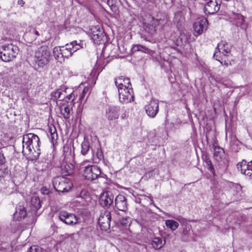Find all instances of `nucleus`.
Listing matches in <instances>:
<instances>
[{
  "label": "nucleus",
  "instance_id": "35",
  "mask_svg": "<svg viewBox=\"0 0 252 252\" xmlns=\"http://www.w3.org/2000/svg\"><path fill=\"white\" fill-rule=\"evenodd\" d=\"M40 140L39 137L36 134H34L33 135V141L32 144V146L34 147L35 149L39 148Z\"/></svg>",
  "mask_w": 252,
  "mask_h": 252
},
{
  "label": "nucleus",
  "instance_id": "37",
  "mask_svg": "<svg viewBox=\"0 0 252 252\" xmlns=\"http://www.w3.org/2000/svg\"><path fill=\"white\" fill-rule=\"evenodd\" d=\"M61 47H55L54 49H53V54H54V56L55 57V58H56V59L57 60H60V59L62 58V53H61V51H56V49L57 48H61Z\"/></svg>",
  "mask_w": 252,
  "mask_h": 252
},
{
  "label": "nucleus",
  "instance_id": "49",
  "mask_svg": "<svg viewBox=\"0 0 252 252\" xmlns=\"http://www.w3.org/2000/svg\"><path fill=\"white\" fill-rule=\"evenodd\" d=\"M215 80H216V81H219V80H218V78H216L215 79Z\"/></svg>",
  "mask_w": 252,
  "mask_h": 252
},
{
  "label": "nucleus",
  "instance_id": "33",
  "mask_svg": "<svg viewBox=\"0 0 252 252\" xmlns=\"http://www.w3.org/2000/svg\"><path fill=\"white\" fill-rule=\"evenodd\" d=\"M90 145L87 141L83 142L81 144V153L83 155H85L89 151Z\"/></svg>",
  "mask_w": 252,
  "mask_h": 252
},
{
  "label": "nucleus",
  "instance_id": "42",
  "mask_svg": "<svg viewBox=\"0 0 252 252\" xmlns=\"http://www.w3.org/2000/svg\"><path fill=\"white\" fill-rule=\"evenodd\" d=\"M5 165V159L1 152V151L0 150V165Z\"/></svg>",
  "mask_w": 252,
  "mask_h": 252
},
{
  "label": "nucleus",
  "instance_id": "45",
  "mask_svg": "<svg viewBox=\"0 0 252 252\" xmlns=\"http://www.w3.org/2000/svg\"><path fill=\"white\" fill-rule=\"evenodd\" d=\"M51 138L52 140H55L57 138V133L55 132H54L53 133H52L51 132Z\"/></svg>",
  "mask_w": 252,
  "mask_h": 252
},
{
  "label": "nucleus",
  "instance_id": "6",
  "mask_svg": "<svg viewBox=\"0 0 252 252\" xmlns=\"http://www.w3.org/2000/svg\"><path fill=\"white\" fill-rule=\"evenodd\" d=\"M59 219L65 224L73 225L78 223V218L73 214L66 211H61L58 214Z\"/></svg>",
  "mask_w": 252,
  "mask_h": 252
},
{
  "label": "nucleus",
  "instance_id": "41",
  "mask_svg": "<svg viewBox=\"0 0 252 252\" xmlns=\"http://www.w3.org/2000/svg\"><path fill=\"white\" fill-rule=\"evenodd\" d=\"M73 234H64L63 235H62L60 236V238L61 240H64L66 239H68L69 238H70L71 239L72 238Z\"/></svg>",
  "mask_w": 252,
  "mask_h": 252
},
{
  "label": "nucleus",
  "instance_id": "23",
  "mask_svg": "<svg viewBox=\"0 0 252 252\" xmlns=\"http://www.w3.org/2000/svg\"><path fill=\"white\" fill-rule=\"evenodd\" d=\"M62 174L63 176L71 175L74 171V165L71 163H65L61 166Z\"/></svg>",
  "mask_w": 252,
  "mask_h": 252
},
{
  "label": "nucleus",
  "instance_id": "43",
  "mask_svg": "<svg viewBox=\"0 0 252 252\" xmlns=\"http://www.w3.org/2000/svg\"><path fill=\"white\" fill-rule=\"evenodd\" d=\"M130 222V218L129 217L126 218L125 219L123 218V219L121 220V223L123 225H127Z\"/></svg>",
  "mask_w": 252,
  "mask_h": 252
},
{
  "label": "nucleus",
  "instance_id": "7",
  "mask_svg": "<svg viewBox=\"0 0 252 252\" xmlns=\"http://www.w3.org/2000/svg\"><path fill=\"white\" fill-rule=\"evenodd\" d=\"M100 168L95 165L87 166L85 167L84 176L85 178L89 180H94L100 175Z\"/></svg>",
  "mask_w": 252,
  "mask_h": 252
},
{
  "label": "nucleus",
  "instance_id": "28",
  "mask_svg": "<svg viewBox=\"0 0 252 252\" xmlns=\"http://www.w3.org/2000/svg\"><path fill=\"white\" fill-rule=\"evenodd\" d=\"M103 159V154L101 149L97 148L95 157L93 156L92 160L94 162L98 163L101 159Z\"/></svg>",
  "mask_w": 252,
  "mask_h": 252
},
{
  "label": "nucleus",
  "instance_id": "38",
  "mask_svg": "<svg viewBox=\"0 0 252 252\" xmlns=\"http://www.w3.org/2000/svg\"><path fill=\"white\" fill-rule=\"evenodd\" d=\"M39 35V33L38 32L33 30L32 31H30V32L27 33L25 34V37H27V36H32L34 39H36L37 36Z\"/></svg>",
  "mask_w": 252,
  "mask_h": 252
},
{
  "label": "nucleus",
  "instance_id": "44",
  "mask_svg": "<svg viewBox=\"0 0 252 252\" xmlns=\"http://www.w3.org/2000/svg\"><path fill=\"white\" fill-rule=\"evenodd\" d=\"M74 95L73 94H70L66 96V97L68 100H72V101L74 99Z\"/></svg>",
  "mask_w": 252,
  "mask_h": 252
},
{
  "label": "nucleus",
  "instance_id": "18",
  "mask_svg": "<svg viewBox=\"0 0 252 252\" xmlns=\"http://www.w3.org/2000/svg\"><path fill=\"white\" fill-rule=\"evenodd\" d=\"M115 207L120 211H125L127 208L126 198L122 194L118 195L115 199Z\"/></svg>",
  "mask_w": 252,
  "mask_h": 252
},
{
  "label": "nucleus",
  "instance_id": "8",
  "mask_svg": "<svg viewBox=\"0 0 252 252\" xmlns=\"http://www.w3.org/2000/svg\"><path fill=\"white\" fill-rule=\"evenodd\" d=\"M104 32L99 25L92 26L90 28V36L95 43L100 44L103 40Z\"/></svg>",
  "mask_w": 252,
  "mask_h": 252
},
{
  "label": "nucleus",
  "instance_id": "4",
  "mask_svg": "<svg viewBox=\"0 0 252 252\" xmlns=\"http://www.w3.org/2000/svg\"><path fill=\"white\" fill-rule=\"evenodd\" d=\"M111 214L108 210H102L100 212L98 221L101 229L106 231L110 227Z\"/></svg>",
  "mask_w": 252,
  "mask_h": 252
},
{
  "label": "nucleus",
  "instance_id": "51",
  "mask_svg": "<svg viewBox=\"0 0 252 252\" xmlns=\"http://www.w3.org/2000/svg\"><path fill=\"white\" fill-rule=\"evenodd\" d=\"M108 5H109V2H110V0H108L107 1Z\"/></svg>",
  "mask_w": 252,
  "mask_h": 252
},
{
  "label": "nucleus",
  "instance_id": "22",
  "mask_svg": "<svg viewBox=\"0 0 252 252\" xmlns=\"http://www.w3.org/2000/svg\"><path fill=\"white\" fill-rule=\"evenodd\" d=\"M61 48H57L56 51H61L62 58H68L71 56L74 52L70 45L66 44L65 46L61 47Z\"/></svg>",
  "mask_w": 252,
  "mask_h": 252
},
{
  "label": "nucleus",
  "instance_id": "27",
  "mask_svg": "<svg viewBox=\"0 0 252 252\" xmlns=\"http://www.w3.org/2000/svg\"><path fill=\"white\" fill-rule=\"evenodd\" d=\"M166 226L174 231L179 226V223L178 222L172 220H168L165 221Z\"/></svg>",
  "mask_w": 252,
  "mask_h": 252
},
{
  "label": "nucleus",
  "instance_id": "48",
  "mask_svg": "<svg viewBox=\"0 0 252 252\" xmlns=\"http://www.w3.org/2000/svg\"><path fill=\"white\" fill-rule=\"evenodd\" d=\"M159 22L158 21V20H156V21L153 23L155 26L159 25Z\"/></svg>",
  "mask_w": 252,
  "mask_h": 252
},
{
  "label": "nucleus",
  "instance_id": "52",
  "mask_svg": "<svg viewBox=\"0 0 252 252\" xmlns=\"http://www.w3.org/2000/svg\"><path fill=\"white\" fill-rule=\"evenodd\" d=\"M44 193H45V194H48V192H43Z\"/></svg>",
  "mask_w": 252,
  "mask_h": 252
},
{
  "label": "nucleus",
  "instance_id": "16",
  "mask_svg": "<svg viewBox=\"0 0 252 252\" xmlns=\"http://www.w3.org/2000/svg\"><path fill=\"white\" fill-rule=\"evenodd\" d=\"M114 195L109 191L104 192L100 196V204L103 207H109L113 202Z\"/></svg>",
  "mask_w": 252,
  "mask_h": 252
},
{
  "label": "nucleus",
  "instance_id": "15",
  "mask_svg": "<svg viewBox=\"0 0 252 252\" xmlns=\"http://www.w3.org/2000/svg\"><path fill=\"white\" fill-rule=\"evenodd\" d=\"M33 133H29L24 135L23 137V152L31 151V148H33L32 144L33 141Z\"/></svg>",
  "mask_w": 252,
  "mask_h": 252
},
{
  "label": "nucleus",
  "instance_id": "47",
  "mask_svg": "<svg viewBox=\"0 0 252 252\" xmlns=\"http://www.w3.org/2000/svg\"><path fill=\"white\" fill-rule=\"evenodd\" d=\"M188 230H187V229H185L183 232V234L185 236H186L188 235Z\"/></svg>",
  "mask_w": 252,
  "mask_h": 252
},
{
  "label": "nucleus",
  "instance_id": "17",
  "mask_svg": "<svg viewBox=\"0 0 252 252\" xmlns=\"http://www.w3.org/2000/svg\"><path fill=\"white\" fill-rule=\"evenodd\" d=\"M217 50L219 51V52H221L222 54L224 56H227L228 53L230 52V47L228 45V44L223 41H221L220 43L218 44L217 47L216 48V51L214 54V58L216 59V60L218 61H220L219 59L217 58Z\"/></svg>",
  "mask_w": 252,
  "mask_h": 252
},
{
  "label": "nucleus",
  "instance_id": "10",
  "mask_svg": "<svg viewBox=\"0 0 252 252\" xmlns=\"http://www.w3.org/2000/svg\"><path fill=\"white\" fill-rule=\"evenodd\" d=\"M147 115L151 118H154L158 112V100L152 99L149 103L145 106Z\"/></svg>",
  "mask_w": 252,
  "mask_h": 252
},
{
  "label": "nucleus",
  "instance_id": "3",
  "mask_svg": "<svg viewBox=\"0 0 252 252\" xmlns=\"http://www.w3.org/2000/svg\"><path fill=\"white\" fill-rule=\"evenodd\" d=\"M53 186L57 191L65 192H68L71 189L72 184L69 179L58 176L54 179Z\"/></svg>",
  "mask_w": 252,
  "mask_h": 252
},
{
  "label": "nucleus",
  "instance_id": "24",
  "mask_svg": "<svg viewBox=\"0 0 252 252\" xmlns=\"http://www.w3.org/2000/svg\"><path fill=\"white\" fill-rule=\"evenodd\" d=\"M31 151H27L28 153L27 154L29 156V158L31 160H33L38 158L40 154V150L39 148L35 149V148H31Z\"/></svg>",
  "mask_w": 252,
  "mask_h": 252
},
{
  "label": "nucleus",
  "instance_id": "11",
  "mask_svg": "<svg viewBox=\"0 0 252 252\" xmlns=\"http://www.w3.org/2000/svg\"><path fill=\"white\" fill-rule=\"evenodd\" d=\"M208 21L204 17H199L197 19L194 24V31L198 34H201L204 31H206L208 27Z\"/></svg>",
  "mask_w": 252,
  "mask_h": 252
},
{
  "label": "nucleus",
  "instance_id": "21",
  "mask_svg": "<svg viewBox=\"0 0 252 252\" xmlns=\"http://www.w3.org/2000/svg\"><path fill=\"white\" fill-rule=\"evenodd\" d=\"M27 216V211L23 206H19L16 208V211L13 214V219L15 220L20 221Z\"/></svg>",
  "mask_w": 252,
  "mask_h": 252
},
{
  "label": "nucleus",
  "instance_id": "5",
  "mask_svg": "<svg viewBox=\"0 0 252 252\" xmlns=\"http://www.w3.org/2000/svg\"><path fill=\"white\" fill-rule=\"evenodd\" d=\"M118 92L119 100L121 103H127L133 100L134 95L131 85L129 87L120 89Z\"/></svg>",
  "mask_w": 252,
  "mask_h": 252
},
{
  "label": "nucleus",
  "instance_id": "14",
  "mask_svg": "<svg viewBox=\"0 0 252 252\" xmlns=\"http://www.w3.org/2000/svg\"><path fill=\"white\" fill-rule=\"evenodd\" d=\"M120 108L119 106L110 105L106 109L105 116L109 121H113L118 119Z\"/></svg>",
  "mask_w": 252,
  "mask_h": 252
},
{
  "label": "nucleus",
  "instance_id": "30",
  "mask_svg": "<svg viewBox=\"0 0 252 252\" xmlns=\"http://www.w3.org/2000/svg\"><path fill=\"white\" fill-rule=\"evenodd\" d=\"M188 41L187 38L185 35L181 34L176 40V45L177 46L182 47L184 46Z\"/></svg>",
  "mask_w": 252,
  "mask_h": 252
},
{
  "label": "nucleus",
  "instance_id": "2",
  "mask_svg": "<svg viewBox=\"0 0 252 252\" xmlns=\"http://www.w3.org/2000/svg\"><path fill=\"white\" fill-rule=\"evenodd\" d=\"M19 51L18 47L12 44H4L0 47V59L7 62L16 57Z\"/></svg>",
  "mask_w": 252,
  "mask_h": 252
},
{
  "label": "nucleus",
  "instance_id": "31",
  "mask_svg": "<svg viewBox=\"0 0 252 252\" xmlns=\"http://www.w3.org/2000/svg\"><path fill=\"white\" fill-rule=\"evenodd\" d=\"M31 205L33 206L35 209H39L41 207L39 199L36 197H32L31 199Z\"/></svg>",
  "mask_w": 252,
  "mask_h": 252
},
{
  "label": "nucleus",
  "instance_id": "9",
  "mask_svg": "<svg viewBox=\"0 0 252 252\" xmlns=\"http://www.w3.org/2000/svg\"><path fill=\"white\" fill-rule=\"evenodd\" d=\"M237 167L242 174L252 177V160L247 162L245 159H243L237 164Z\"/></svg>",
  "mask_w": 252,
  "mask_h": 252
},
{
  "label": "nucleus",
  "instance_id": "13",
  "mask_svg": "<svg viewBox=\"0 0 252 252\" xmlns=\"http://www.w3.org/2000/svg\"><path fill=\"white\" fill-rule=\"evenodd\" d=\"M213 157L220 165L225 164V153L223 149L219 146H214Z\"/></svg>",
  "mask_w": 252,
  "mask_h": 252
},
{
  "label": "nucleus",
  "instance_id": "32",
  "mask_svg": "<svg viewBox=\"0 0 252 252\" xmlns=\"http://www.w3.org/2000/svg\"><path fill=\"white\" fill-rule=\"evenodd\" d=\"M65 92H62L60 90H58L53 94V96L58 99H60V100H63L65 96Z\"/></svg>",
  "mask_w": 252,
  "mask_h": 252
},
{
  "label": "nucleus",
  "instance_id": "50",
  "mask_svg": "<svg viewBox=\"0 0 252 252\" xmlns=\"http://www.w3.org/2000/svg\"><path fill=\"white\" fill-rule=\"evenodd\" d=\"M182 219H183L182 218H181V219H177V220H178L179 221H181V220H182Z\"/></svg>",
  "mask_w": 252,
  "mask_h": 252
},
{
  "label": "nucleus",
  "instance_id": "19",
  "mask_svg": "<svg viewBox=\"0 0 252 252\" xmlns=\"http://www.w3.org/2000/svg\"><path fill=\"white\" fill-rule=\"evenodd\" d=\"M231 21L236 24L237 27H240L241 29L246 30L247 28V24L245 22L244 17L241 14H233L230 18Z\"/></svg>",
  "mask_w": 252,
  "mask_h": 252
},
{
  "label": "nucleus",
  "instance_id": "40",
  "mask_svg": "<svg viewBox=\"0 0 252 252\" xmlns=\"http://www.w3.org/2000/svg\"><path fill=\"white\" fill-rule=\"evenodd\" d=\"M89 91V88L88 87H86L84 88L83 91H82V94L80 96V100H82L83 99V98L85 97V96L86 95V94H87V93Z\"/></svg>",
  "mask_w": 252,
  "mask_h": 252
},
{
  "label": "nucleus",
  "instance_id": "36",
  "mask_svg": "<svg viewBox=\"0 0 252 252\" xmlns=\"http://www.w3.org/2000/svg\"><path fill=\"white\" fill-rule=\"evenodd\" d=\"M205 163L206 165L208 166V169L211 171V172L214 174H215V169L213 167V165L211 161L209 158H206L205 160Z\"/></svg>",
  "mask_w": 252,
  "mask_h": 252
},
{
  "label": "nucleus",
  "instance_id": "20",
  "mask_svg": "<svg viewBox=\"0 0 252 252\" xmlns=\"http://www.w3.org/2000/svg\"><path fill=\"white\" fill-rule=\"evenodd\" d=\"M115 83L118 90L123 89L126 87H129L131 85L128 78H124L123 76H120L115 79Z\"/></svg>",
  "mask_w": 252,
  "mask_h": 252
},
{
  "label": "nucleus",
  "instance_id": "12",
  "mask_svg": "<svg viewBox=\"0 0 252 252\" xmlns=\"http://www.w3.org/2000/svg\"><path fill=\"white\" fill-rule=\"evenodd\" d=\"M220 1L210 0L204 6V12L206 14H212L218 12L220 8Z\"/></svg>",
  "mask_w": 252,
  "mask_h": 252
},
{
  "label": "nucleus",
  "instance_id": "39",
  "mask_svg": "<svg viewBox=\"0 0 252 252\" xmlns=\"http://www.w3.org/2000/svg\"><path fill=\"white\" fill-rule=\"evenodd\" d=\"M28 252H42V249L37 246H32L30 247Z\"/></svg>",
  "mask_w": 252,
  "mask_h": 252
},
{
  "label": "nucleus",
  "instance_id": "53",
  "mask_svg": "<svg viewBox=\"0 0 252 252\" xmlns=\"http://www.w3.org/2000/svg\"><path fill=\"white\" fill-rule=\"evenodd\" d=\"M122 119H124V116H122Z\"/></svg>",
  "mask_w": 252,
  "mask_h": 252
},
{
  "label": "nucleus",
  "instance_id": "34",
  "mask_svg": "<svg viewBox=\"0 0 252 252\" xmlns=\"http://www.w3.org/2000/svg\"><path fill=\"white\" fill-rule=\"evenodd\" d=\"M61 113L63 117L65 119H68L70 117V109L68 106H65L63 108L61 109Z\"/></svg>",
  "mask_w": 252,
  "mask_h": 252
},
{
  "label": "nucleus",
  "instance_id": "26",
  "mask_svg": "<svg viewBox=\"0 0 252 252\" xmlns=\"http://www.w3.org/2000/svg\"><path fill=\"white\" fill-rule=\"evenodd\" d=\"M152 245L155 249H159L163 246L164 242H163L161 238L155 237L152 241Z\"/></svg>",
  "mask_w": 252,
  "mask_h": 252
},
{
  "label": "nucleus",
  "instance_id": "1",
  "mask_svg": "<svg viewBox=\"0 0 252 252\" xmlns=\"http://www.w3.org/2000/svg\"><path fill=\"white\" fill-rule=\"evenodd\" d=\"M52 59L51 51L47 46H41L35 51L34 61L36 65L42 67L46 65Z\"/></svg>",
  "mask_w": 252,
  "mask_h": 252
},
{
  "label": "nucleus",
  "instance_id": "29",
  "mask_svg": "<svg viewBox=\"0 0 252 252\" xmlns=\"http://www.w3.org/2000/svg\"><path fill=\"white\" fill-rule=\"evenodd\" d=\"M70 45L72 46L73 52H75L83 47V43L81 41H80L79 43H77L76 41H74L70 43Z\"/></svg>",
  "mask_w": 252,
  "mask_h": 252
},
{
  "label": "nucleus",
  "instance_id": "25",
  "mask_svg": "<svg viewBox=\"0 0 252 252\" xmlns=\"http://www.w3.org/2000/svg\"><path fill=\"white\" fill-rule=\"evenodd\" d=\"M132 51L133 52L141 51L142 52L148 54H150L151 52V50L149 49L140 44H136L133 45L132 48Z\"/></svg>",
  "mask_w": 252,
  "mask_h": 252
},
{
  "label": "nucleus",
  "instance_id": "46",
  "mask_svg": "<svg viewBox=\"0 0 252 252\" xmlns=\"http://www.w3.org/2000/svg\"><path fill=\"white\" fill-rule=\"evenodd\" d=\"M25 1L23 0H18V4L20 5L21 6H23L25 4Z\"/></svg>",
  "mask_w": 252,
  "mask_h": 252
}]
</instances>
